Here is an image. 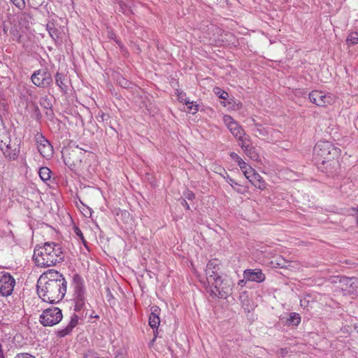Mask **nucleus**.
<instances>
[{"label":"nucleus","mask_w":358,"mask_h":358,"mask_svg":"<svg viewBox=\"0 0 358 358\" xmlns=\"http://www.w3.org/2000/svg\"><path fill=\"white\" fill-rule=\"evenodd\" d=\"M357 223H358V219H357Z\"/></svg>","instance_id":"obj_53"},{"label":"nucleus","mask_w":358,"mask_h":358,"mask_svg":"<svg viewBox=\"0 0 358 358\" xmlns=\"http://www.w3.org/2000/svg\"><path fill=\"white\" fill-rule=\"evenodd\" d=\"M236 139L238 141V144L243 150L248 147V145H252L250 142V137L246 134L245 131L243 135H241V137H238Z\"/></svg>","instance_id":"obj_23"},{"label":"nucleus","mask_w":358,"mask_h":358,"mask_svg":"<svg viewBox=\"0 0 358 358\" xmlns=\"http://www.w3.org/2000/svg\"><path fill=\"white\" fill-rule=\"evenodd\" d=\"M287 353V348H280L279 350H278V354L280 355L282 357H285Z\"/></svg>","instance_id":"obj_40"},{"label":"nucleus","mask_w":358,"mask_h":358,"mask_svg":"<svg viewBox=\"0 0 358 358\" xmlns=\"http://www.w3.org/2000/svg\"><path fill=\"white\" fill-rule=\"evenodd\" d=\"M341 150L327 141H318L313 148V158L319 169L327 171V166L341 155Z\"/></svg>","instance_id":"obj_2"},{"label":"nucleus","mask_w":358,"mask_h":358,"mask_svg":"<svg viewBox=\"0 0 358 358\" xmlns=\"http://www.w3.org/2000/svg\"><path fill=\"white\" fill-rule=\"evenodd\" d=\"M115 358H124L122 354H117L115 355Z\"/></svg>","instance_id":"obj_48"},{"label":"nucleus","mask_w":358,"mask_h":358,"mask_svg":"<svg viewBox=\"0 0 358 358\" xmlns=\"http://www.w3.org/2000/svg\"><path fill=\"white\" fill-rule=\"evenodd\" d=\"M116 3L120 5V11L124 14H129L131 12V4L129 0H115Z\"/></svg>","instance_id":"obj_26"},{"label":"nucleus","mask_w":358,"mask_h":358,"mask_svg":"<svg viewBox=\"0 0 358 358\" xmlns=\"http://www.w3.org/2000/svg\"><path fill=\"white\" fill-rule=\"evenodd\" d=\"M120 83L122 86H124V87H129L130 83L124 78H122V80L120 81Z\"/></svg>","instance_id":"obj_41"},{"label":"nucleus","mask_w":358,"mask_h":358,"mask_svg":"<svg viewBox=\"0 0 358 358\" xmlns=\"http://www.w3.org/2000/svg\"><path fill=\"white\" fill-rule=\"evenodd\" d=\"M353 210H355V211H358V207H357V208H353Z\"/></svg>","instance_id":"obj_51"},{"label":"nucleus","mask_w":358,"mask_h":358,"mask_svg":"<svg viewBox=\"0 0 358 358\" xmlns=\"http://www.w3.org/2000/svg\"><path fill=\"white\" fill-rule=\"evenodd\" d=\"M233 282L227 276H222L210 284V296L227 299L232 292Z\"/></svg>","instance_id":"obj_4"},{"label":"nucleus","mask_w":358,"mask_h":358,"mask_svg":"<svg viewBox=\"0 0 358 358\" xmlns=\"http://www.w3.org/2000/svg\"><path fill=\"white\" fill-rule=\"evenodd\" d=\"M227 182L232 187V188L239 194H243L244 190L242 189V186L238 184L235 180L231 178L229 176L226 178Z\"/></svg>","instance_id":"obj_27"},{"label":"nucleus","mask_w":358,"mask_h":358,"mask_svg":"<svg viewBox=\"0 0 358 358\" xmlns=\"http://www.w3.org/2000/svg\"><path fill=\"white\" fill-rule=\"evenodd\" d=\"M241 170L243 173L244 176L246 177L247 176L250 174L251 172H252L254 169L247 164L245 166L243 167V169H241Z\"/></svg>","instance_id":"obj_33"},{"label":"nucleus","mask_w":358,"mask_h":358,"mask_svg":"<svg viewBox=\"0 0 358 358\" xmlns=\"http://www.w3.org/2000/svg\"><path fill=\"white\" fill-rule=\"evenodd\" d=\"M31 82L36 87L45 88L52 83V78L47 69L35 71L31 76Z\"/></svg>","instance_id":"obj_7"},{"label":"nucleus","mask_w":358,"mask_h":358,"mask_svg":"<svg viewBox=\"0 0 358 358\" xmlns=\"http://www.w3.org/2000/svg\"><path fill=\"white\" fill-rule=\"evenodd\" d=\"M45 248L50 260V266L64 261V255L62 246L55 242L45 243Z\"/></svg>","instance_id":"obj_6"},{"label":"nucleus","mask_w":358,"mask_h":358,"mask_svg":"<svg viewBox=\"0 0 358 358\" xmlns=\"http://www.w3.org/2000/svg\"><path fill=\"white\" fill-rule=\"evenodd\" d=\"M15 285V278L8 272L0 271V295L8 296L12 294Z\"/></svg>","instance_id":"obj_8"},{"label":"nucleus","mask_w":358,"mask_h":358,"mask_svg":"<svg viewBox=\"0 0 358 358\" xmlns=\"http://www.w3.org/2000/svg\"><path fill=\"white\" fill-rule=\"evenodd\" d=\"M151 310L152 312L149 317V325L153 329H157L160 324V318L159 317V309L157 306H153Z\"/></svg>","instance_id":"obj_19"},{"label":"nucleus","mask_w":358,"mask_h":358,"mask_svg":"<svg viewBox=\"0 0 358 358\" xmlns=\"http://www.w3.org/2000/svg\"><path fill=\"white\" fill-rule=\"evenodd\" d=\"M55 83L59 87L60 91L66 94L68 91V85H66L67 78L66 76L62 73L57 72L55 75Z\"/></svg>","instance_id":"obj_20"},{"label":"nucleus","mask_w":358,"mask_h":358,"mask_svg":"<svg viewBox=\"0 0 358 358\" xmlns=\"http://www.w3.org/2000/svg\"><path fill=\"white\" fill-rule=\"evenodd\" d=\"M215 93L222 99H227L228 97V93L219 87L215 88Z\"/></svg>","instance_id":"obj_31"},{"label":"nucleus","mask_w":358,"mask_h":358,"mask_svg":"<svg viewBox=\"0 0 358 358\" xmlns=\"http://www.w3.org/2000/svg\"><path fill=\"white\" fill-rule=\"evenodd\" d=\"M185 94L182 92H180L178 94L179 101L184 103H185V100H187L186 98H185Z\"/></svg>","instance_id":"obj_42"},{"label":"nucleus","mask_w":358,"mask_h":358,"mask_svg":"<svg viewBox=\"0 0 358 358\" xmlns=\"http://www.w3.org/2000/svg\"><path fill=\"white\" fill-rule=\"evenodd\" d=\"M46 29L55 43H59L58 39L60 38L61 32L56 27L54 21H48L46 25Z\"/></svg>","instance_id":"obj_21"},{"label":"nucleus","mask_w":358,"mask_h":358,"mask_svg":"<svg viewBox=\"0 0 358 358\" xmlns=\"http://www.w3.org/2000/svg\"><path fill=\"white\" fill-rule=\"evenodd\" d=\"M205 271L206 279L209 285L222 276L220 273V263L219 260L216 259L208 262Z\"/></svg>","instance_id":"obj_10"},{"label":"nucleus","mask_w":358,"mask_h":358,"mask_svg":"<svg viewBox=\"0 0 358 358\" xmlns=\"http://www.w3.org/2000/svg\"><path fill=\"white\" fill-rule=\"evenodd\" d=\"M345 284L350 285V286H352V285L357 284L358 282V280L355 278H346L345 279Z\"/></svg>","instance_id":"obj_38"},{"label":"nucleus","mask_w":358,"mask_h":358,"mask_svg":"<svg viewBox=\"0 0 358 358\" xmlns=\"http://www.w3.org/2000/svg\"><path fill=\"white\" fill-rule=\"evenodd\" d=\"M46 101H47V98H45L43 100L41 99V101H40L41 105L43 106V101L45 102Z\"/></svg>","instance_id":"obj_49"},{"label":"nucleus","mask_w":358,"mask_h":358,"mask_svg":"<svg viewBox=\"0 0 358 358\" xmlns=\"http://www.w3.org/2000/svg\"><path fill=\"white\" fill-rule=\"evenodd\" d=\"M67 290V281L63 274L55 269L42 273L37 282V294L44 302L61 301Z\"/></svg>","instance_id":"obj_1"},{"label":"nucleus","mask_w":358,"mask_h":358,"mask_svg":"<svg viewBox=\"0 0 358 358\" xmlns=\"http://www.w3.org/2000/svg\"><path fill=\"white\" fill-rule=\"evenodd\" d=\"M15 358H36V357L29 353H19L15 355Z\"/></svg>","instance_id":"obj_37"},{"label":"nucleus","mask_w":358,"mask_h":358,"mask_svg":"<svg viewBox=\"0 0 358 358\" xmlns=\"http://www.w3.org/2000/svg\"><path fill=\"white\" fill-rule=\"evenodd\" d=\"M78 317L76 314H73L71 317V320L69 321V324L66 327L59 329L56 331V335L58 337L63 338L66 336L69 335L72 331L73 329L78 324Z\"/></svg>","instance_id":"obj_15"},{"label":"nucleus","mask_w":358,"mask_h":358,"mask_svg":"<svg viewBox=\"0 0 358 358\" xmlns=\"http://www.w3.org/2000/svg\"><path fill=\"white\" fill-rule=\"evenodd\" d=\"M6 145H8V143H6V142H3V140H0V149L1 151H3V146L6 147Z\"/></svg>","instance_id":"obj_44"},{"label":"nucleus","mask_w":358,"mask_h":358,"mask_svg":"<svg viewBox=\"0 0 358 358\" xmlns=\"http://www.w3.org/2000/svg\"><path fill=\"white\" fill-rule=\"evenodd\" d=\"M43 104H44V107L47 108L50 106V104L49 103H48L47 106H45L46 103H43Z\"/></svg>","instance_id":"obj_50"},{"label":"nucleus","mask_w":358,"mask_h":358,"mask_svg":"<svg viewBox=\"0 0 358 358\" xmlns=\"http://www.w3.org/2000/svg\"><path fill=\"white\" fill-rule=\"evenodd\" d=\"M243 151H244L245 154L248 157H249L251 159H252L254 161L258 160L259 155L257 152L256 149L252 146V145H248V147L243 149Z\"/></svg>","instance_id":"obj_24"},{"label":"nucleus","mask_w":358,"mask_h":358,"mask_svg":"<svg viewBox=\"0 0 358 358\" xmlns=\"http://www.w3.org/2000/svg\"><path fill=\"white\" fill-rule=\"evenodd\" d=\"M347 41L350 42L352 45L358 43V31L351 33L347 38Z\"/></svg>","instance_id":"obj_29"},{"label":"nucleus","mask_w":358,"mask_h":358,"mask_svg":"<svg viewBox=\"0 0 358 358\" xmlns=\"http://www.w3.org/2000/svg\"><path fill=\"white\" fill-rule=\"evenodd\" d=\"M48 254L45 244L43 246H36L34 248L33 260L37 266L43 268L50 266Z\"/></svg>","instance_id":"obj_11"},{"label":"nucleus","mask_w":358,"mask_h":358,"mask_svg":"<svg viewBox=\"0 0 358 358\" xmlns=\"http://www.w3.org/2000/svg\"><path fill=\"white\" fill-rule=\"evenodd\" d=\"M62 310L57 307L45 309L40 315L39 321L44 327H52L57 324L62 320Z\"/></svg>","instance_id":"obj_5"},{"label":"nucleus","mask_w":358,"mask_h":358,"mask_svg":"<svg viewBox=\"0 0 358 358\" xmlns=\"http://www.w3.org/2000/svg\"><path fill=\"white\" fill-rule=\"evenodd\" d=\"M301 321V315L295 312L291 313L285 321L287 326H298Z\"/></svg>","instance_id":"obj_22"},{"label":"nucleus","mask_w":358,"mask_h":358,"mask_svg":"<svg viewBox=\"0 0 358 358\" xmlns=\"http://www.w3.org/2000/svg\"><path fill=\"white\" fill-rule=\"evenodd\" d=\"M255 187L259 189H264L266 188V182L262 177L254 169L250 174L245 177Z\"/></svg>","instance_id":"obj_18"},{"label":"nucleus","mask_w":358,"mask_h":358,"mask_svg":"<svg viewBox=\"0 0 358 358\" xmlns=\"http://www.w3.org/2000/svg\"><path fill=\"white\" fill-rule=\"evenodd\" d=\"M229 156L231 159L236 163L240 162V161L242 159V158L237 153L234 152H231L229 154Z\"/></svg>","instance_id":"obj_35"},{"label":"nucleus","mask_w":358,"mask_h":358,"mask_svg":"<svg viewBox=\"0 0 358 358\" xmlns=\"http://www.w3.org/2000/svg\"><path fill=\"white\" fill-rule=\"evenodd\" d=\"M10 1L17 8H20L21 6H24V2L23 0H10Z\"/></svg>","instance_id":"obj_39"},{"label":"nucleus","mask_w":358,"mask_h":358,"mask_svg":"<svg viewBox=\"0 0 358 358\" xmlns=\"http://www.w3.org/2000/svg\"><path fill=\"white\" fill-rule=\"evenodd\" d=\"M237 164L238 165V166L240 167V169H243V167L244 166H245L247 164L243 161V159H242L240 162H238Z\"/></svg>","instance_id":"obj_45"},{"label":"nucleus","mask_w":358,"mask_h":358,"mask_svg":"<svg viewBox=\"0 0 358 358\" xmlns=\"http://www.w3.org/2000/svg\"><path fill=\"white\" fill-rule=\"evenodd\" d=\"M185 198L188 200H193L195 199V194L192 191L187 190L186 192L184 193Z\"/></svg>","instance_id":"obj_36"},{"label":"nucleus","mask_w":358,"mask_h":358,"mask_svg":"<svg viewBox=\"0 0 358 358\" xmlns=\"http://www.w3.org/2000/svg\"><path fill=\"white\" fill-rule=\"evenodd\" d=\"M181 205L187 210L190 209L189 206L185 199H182V201H181Z\"/></svg>","instance_id":"obj_43"},{"label":"nucleus","mask_w":358,"mask_h":358,"mask_svg":"<svg viewBox=\"0 0 358 358\" xmlns=\"http://www.w3.org/2000/svg\"><path fill=\"white\" fill-rule=\"evenodd\" d=\"M2 152L6 158L9 160H16L20 155V145L15 143L12 145L9 141Z\"/></svg>","instance_id":"obj_16"},{"label":"nucleus","mask_w":358,"mask_h":358,"mask_svg":"<svg viewBox=\"0 0 358 358\" xmlns=\"http://www.w3.org/2000/svg\"><path fill=\"white\" fill-rule=\"evenodd\" d=\"M308 97L311 103L320 107H325L334 102V96L331 94L318 90L312 91Z\"/></svg>","instance_id":"obj_9"},{"label":"nucleus","mask_w":358,"mask_h":358,"mask_svg":"<svg viewBox=\"0 0 358 358\" xmlns=\"http://www.w3.org/2000/svg\"><path fill=\"white\" fill-rule=\"evenodd\" d=\"M0 358H3V351L1 349V345L0 344Z\"/></svg>","instance_id":"obj_47"},{"label":"nucleus","mask_w":358,"mask_h":358,"mask_svg":"<svg viewBox=\"0 0 358 358\" xmlns=\"http://www.w3.org/2000/svg\"><path fill=\"white\" fill-rule=\"evenodd\" d=\"M51 173L50 169L46 166L41 167L38 171L40 178L44 182L50 179Z\"/></svg>","instance_id":"obj_25"},{"label":"nucleus","mask_w":358,"mask_h":358,"mask_svg":"<svg viewBox=\"0 0 358 358\" xmlns=\"http://www.w3.org/2000/svg\"><path fill=\"white\" fill-rule=\"evenodd\" d=\"M223 121L231 134L236 138L244 134V129L231 116L225 115Z\"/></svg>","instance_id":"obj_13"},{"label":"nucleus","mask_w":358,"mask_h":358,"mask_svg":"<svg viewBox=\"0 0 358 358\" xmlns=\"http://www.w3.org/2000/svg\"><path fill=\"white\" fill-rule=\"evenodd\" d=\"M156 338V335H155V337L153 338V341L155 340Z\"/></svg>","instance_id":"obj_52"},{"label":"nucleus","mask_w":358,"mask_h":358,"mask_svg":"<svg viewBox=\"0 0 358 358\" xmlns=\"http://www.w3.org/2000/svg\"><path fill=\"white\" fill-rule=\"evenodd\" d=\"M72 291V301L74 303V310L81 311L85 306L86 288L83 278L78 273H74L72 276L71 284Z\"/></svg>","instance_id":"obj_3"},{"label":"nucleus","mask_w":358,"mask_h":358,"mask_svg":"<svg viewBox=\"0 0 358 358\" xmlns=\"http://www.w3.org/2000/svg\"><path fill=\"white\" fill-rule=\"evenodd\" d=\"M73 229V232L75 233V234L81 240L83 245L88 249L87 243L85 241L84 236H83L81 230L80 229V228L77 226H74Z\"/></svg>","instance_id":"obj_28"},{"label":"nucleus","mask_w":358,"mask_h":358,"mask_svg":"<svg viewBox=\"0 0 358 358\" xmlns=\"http://www.w3.org/2000/svg\"><path fill=\"white\" fill-rule=\"evenodd\" d=\"M185 104L187 106L189 110L193 114L198 111V106L196 104H194L193 102H191L189 100H185Z\"/></svg>","instance_id":"obj_30"},{"label":"nucleus","mask_w":358,"mask_h":358,"mask_svg":"<svg viewBox=\"0 0 358 358\" xmlns=\"http://www.w3.org/2000/svg\"><path fill=\"white\" fill-rule=\"evenodd\" d=\"M108 117H109L108 115L106 113H104L103 112H99L96 117V118L99 121H100V120H101L103 122L107 120L108 119Z\"/></svg>","instance_id":"obj_34"},{"label":"nucleus","mask_w":358,"mask_h":358,"mask_svg":"<svg viewBox=\"0 0 358 358\" xmlns=\"http://www.w3.org/2000/svg\"><path fill=\"white\" fill-rule=\"evenodd\" d=\"M245 280L243 278L238 281V285L243 286L245 284Z\"/></svg>","instance_id":"obj_46"},{"label":"nucleus","mask_w":358,"mask_h":358,"mask_svg":"<svg viewBox=\"0 0 358 358\" xmlns=\"http://www.w3.org/2000/svg\"><path fill=\"white\" fill-rule=\"evenodd\" d=\"M38 150L45 159H50L53 155V148L49 141L42 134L36 137Z\"/></svg>","instance_id":"obj_12"},{"label":"nucleus","mask_w":358,"mask_h":358,"mask_svg":"<svg viewBox=\"0 0 358 358\" xmlns=\"http://www.w3.org/2000/svg\"><path fill=\"white\" fill-rule=\"evenodd\" d=\"M251 123L249 124L250 127L252 132L255 134L256 136H261L263 137L268 136L271 133V129L269 128L264 127L262 124L256 122L254 118H251Z\"/></svg>","instance_id":"obj_17"},{"label":"nucleus","mask_w":358,"mask_h":358,"mask_svg":"<svg viewBox=\"0 0 358 358\" xmlns=\"http://www.w3.org/2000/svg\"><path fill=\"white\" fill-rule=\"evenodd\" d=\"M243 276L246 281L255 282L257 283L263 282L265 279V275L260 268L244 270Z\"/></svg>","instance_id":"obj_14"},{"label":"nucleus","mask_w":358,"mask_h":358,"mask_svg":"<svg viewBox=\"0 0 358 358\" xmlns=\"http://www.w3.org/2000/svg\"><path fill=\"white\" fill-rule=\"evenodd\" d=\"M83 358H100L99 355L93 350H88L84 354Z\"/></svg>","instance_id":"obj_32"}]
</instances>
